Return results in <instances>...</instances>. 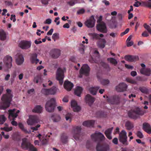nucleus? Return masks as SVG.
I'll return each instance as SVG.
<instances>
[{
    "instance_id": "14",
    "label": "nucleus",
    "mask_w": 151,
    "mask_h": 151,
    "mask_svg": "<svg viewBox=\"0 0 151 151\" xmlns=\"http://www.w3.org/2000/svg\"><path fill=\"white\" fill-rule=\"evenodd\" d=\"M39 122V119L37 116L32 115L29 117L27 121V123L28 125H33Z\"/></svg>"
},
{
    "instance_id": "17",
    "label": "nucleus",
    "mask_w": 151,
    "mask_h": 151,
    "mask_svg": "<svg viewBox=\"0 0 151 151\" xmlns=\"http://www.w3.org/2000/svg\"><path fill=\"white\" fill-rule=\"evenodd\" d=\"M60 50L58 49H54L50 52V55L54 58H57L60 55Z\"/></svg>"
},
{
    "instance_id": "20",
    "label": "nucleus",
    "mask_w": 151,
    "mask_h": 151,
    "mask_svg": "<svg viewBox=\"0 0 151 151\" xmlns=\"http://www.w3.org/2000/svg\"><path fill=\"white\" fill-rule=\"evenodd\" d=\"M124 59L126 60L131 62L136 61L139 59L137 56L130 55H126L124 57Z\"/></svg>"
},
{
    "instance_id": "24",
    "label": "nucleus",
    "mask_w": 151,
    "mask_h": 151,
    "mask_svg": "<svg viewBox=\"0 0 151 151\" xmlns=\"http://www.w3.org/2000/svg\"><path fill=\"white\" fill-rule=\"evenodd\" d=\"M16 59V63L18 65H21L24 62V59L23 55L21 54H18Z\"/></svg>"
},
{
    "instance_id": "30",
    "label": "nucleus",
    "mask_w": 151,
    "mask_h": 151,
    "mask_svg": "<svg viewBox=\"0 0 151 151\" xmlns=\"http://www.w3.org/2000/svg\"><path fill=\"white\" fill-rule=\"evenodd\" d=\"M68 137L65 133H63L61 135L60 140L63 144H66L68 141Z\"/></svg>"
},
{
    "instance_id": "21",
    "label": "nucleus",
    "mask_w": 151,
    "mask_h": 151,
    "mask_svg": "<svg viewBox=\"0 0 151 151\" xmlns=\"http://www.w3.org/2000/svg\"><path fill=\"white\" fill-rule=\"evenodd\" d=\"M71 106L75 112H78L81 110L80 107L77 105V103L75 100H73L71 101Z\"/></svg>"
},
{
    "instance_id": "16",
    "label": "nucleus",
    "mask_w": 151,
    "mask_h": 151,
    "mask_svg": "<svg viewBox=\"0 0 151 151\" xmlns=\"http://www.w3.org/2000/svg\"><path fill=\"white\" fill-rule=\"evenodd\" d=\"M127 85L124 83H120L116 87V90L118 92H121L126 91Z\"/></svg>"
},
{
    "instance_id": "23",
    "label": "nucleus",
    "mask_w": 151,
    "mask_h": 151,
    "mask_svg": "<svg viewBox=\"0 0 151 151\" xmlns=\"http://www.w3.org/2000/svg\"><path fill=\"white\" fill-rule=\"evenodd\" d=\"M30 59L31 63L32 64H37L39 61V60L37 58V55L35 53L31 55Z\"/></svg>"
},
{
    "instance_id": "49",
    "label": "nucleus",
    "mask_w": 151,
    "mask_h": 151,
    "mask_svg": "<svg viewBox=\"0 0 151 151\" xmlns=\"http://www.w3.org/2000/svg\"><path fill=\"white\" fill-rule=\"evenodd\" d=\"M109 149V146L107 145H104L103 147V149L102 150L103 151H108Z\"/></svg>"
},
{
    "instance_id": "13",
    "label": "nucleus",
    "mask_w": 151,
    "mask_h": 151,
    "mask_svg": "<svg viewBox=\"0 0 151 151\" xmlns=\"http://www.w3.org/2000/svg\"><path fill=\"white\" fill-rule=\"evenodd\" d=\"M95 22L96 20L94 16L92 15L89 19L86 21L85 22V24L88 28H92L94 26Z\"/></svg>"
},
{
    "instance_id": "39",
    "label": "nucleus",
    "mask_w": 151,
    "mask_h": 151,
    "mask_svg": "<svg viewBox=\"0 0 151 151\" xmlns=\"http://www.w3.org/2000/svg\"><path fill=\"white\" fill-rule=\"evenodd\" d=\"M93 40H99V34L95 33H92L90 34Z\"/></svg>"
},
{
    "instance_id": "9",
    "label": "nucleus",
    "mask_w": 151,
    "mask_h": 151,
    "mask_svg": "<svg viewBox=\"0 0 151 151\" xmlns=\"http://www.w3.org/2000/svg\"><path fill=\"white\" fill-rule=\"evenodd\" d=\"M90 70V68L87 64L83 65L79 71L80 74L79 77L81 78L82 75L88 76L89 75Z\"/></svg>"
},
{
    "instance_id": "10",
    "label": "nucleus",
    "mask_w": 151,
    "mask_h": 151,
    "mask_svg": "<svg viewBox=\"0 0 151 151\" xmlns=\"http://www.w3.org/2000/svg\"><path fill=\"white\" fill-rule=\"evenodd\" d=\"M12 58L9 55L6 56L3 59V62L6 67L10 68L12 66Z\"/></svg>"
},
{
    "instance_id": "37",
    "label": "nucleus",
    "mask_w": 151,
    "mask_h": 151,
    "mask_svg": "<svg viewBox=\"0 0 151 151\" xmlns=\"http://www.w3.org/2000/svg\"><path fill=\"white\" fill-rule=\"evenodd\" d=\"M107 60L110 62L114 64V65H116L117 63V62L116 60L114 58H108Z\"/></svg>"
},
{
    "instance_id": "46",
    "label": "nucleus",
    "mask_w": 151,
    "mask_h": 151,
    "mask_svg": "<svg viewBox=\"0 0 151 151\" xmlns=\"http://www.w3.org/2000/svg\"><path fill=\"white\" fill-rule=\"evenodd\" d=\"M1 129L2 130L8 132L12 130V127H4L3 128H1Z\"/></svg>"
},
{
    "instance_id": "35",
    "label": "nucleus",
    "mask_w": 151,
    "mask_h": 151,
    "mask_svg": "<svg viewBox=\"0 0 151 151\" xmlns=\"http://www.w3.org/2000/svg\"><path fill=\"white\" fill-rule=\"evenodd\" d=\"M51 119L54 122H58L60 120V118L59 115L54 114L52 115Z\"/></svg>"
},
{
    "instance_id": "22",
    "label": "nucleus",
    "mask_w": 151,
    "mask_h": 151,
    "mask_svg": "<svg viewBox=\"0 0 151 151\" xmlns=\"http://www.w3.org/2000/svg\"><path fill=\"white\" fill-rule=\"evenodd\" d=\"M142 129L148 134H151V126L148 123H144L143 124Z\"/></svg>"
},
{
    "instance_id": "62",
    "label": "nucleus",
    "mask_w": 151,
    "mask_h": 151,
    "mask_svg": "<svg viewBox=\"0 0 151 151\" xmlns=\"http://www.w3.org/2000/svg\"><path fill=\"white\" fill-rule=\"evenodd\" d=\"M5 4L8 6H12L13 5L12 3L10 1H5Z\"/></svg>"
},
{
    "instance_id": "7",
    "label": "nucleus",
    "mask_w": 151,
    "mask_h": 151,
    "mask_svg": "<svg viewBox=\"0 0 151 151\" xmlns=\"http://www.w3.org/2000/svg\"><path fill=\"white\" fill-rule=\"evenodd\" d=\"M127 134L125 131L123 130L119 134V142L125 146L127 145L128 144L127 141Z\"/></svg>"
},
{
    "instance_id": "56",
    "label": "nucleus",
    "mask_w": 151,
    "mask_h": 151,
    "mask_svg": "<svg viewBox=\"0 0 151 151\" xmlns=\"http://www.w3.org/2000/svg\"><path fill=\"white\" fill-rule=\"evenodd\" d=\"M85 10L83 9H80L77 11V13L78 14H83L84 13Z\"/></svg>"
},
{
    "instance_id": "43",
    "label": "nucleus",
    "mask_w": 151,
    "mask_h": 151,
    "mask_svg": "<svg viewBox=\"0 0 151 151\" xmlns=\"http://www.w3.org/2000/svg\"><path fill=\"white\" fill-rule=\"evenodd\" d=\"M109 81L108 79H102L101 80V83L103 85H106L109 83Z\"/></svg>"
},
{
    "instance_id": "15",
    "label": "nucleus",
    "mask_w": 151,
    "mask_h": 151,
    "mask_svg": "<svg viewBox=\"0 0 151 151\" xmlns=\"http://www.w3.org/2000/svg\"><path fill=\"white\" fill-rule=\"evenodd\" d=\"M81 129V127L79 126H76L74 128L73 132V137L76 140L79 139Z\"/></svg>"
},
{
    "instance_id": "28",
    "label": "nucleus",
    "mask_w": 151,
    "mask_h": 151,
    "mask_svg": "<svg viewBox=\"0 0 151 151\" xmlns=\"http://www.w3.org/2000/svg\"><path fill=\"white\" fill-rule=\"evenodd\" d=\"M113 129V127L109 128L107 129L104 132V134L109 139H111L112 138L111 134Z\"/></svg>"
},
{
    "instance_id": "36",
    "label": "nucleus",
    "mask_w": 151,
    "mask_h": 151,
    "mask_svg": "<svg viewBox=\"0 0 151 151\" xmlns=\"http://www.w3.org/2000/svg\"><path fill=\"white\" fill-rule=\"evenodd\" d=\"M125 126L127 129L128 130H131L134 127L133 124L129 121L126 122Z\"/></svg>"
},
{
    "instance_id": "42",
    "label": "nucleus",
    "mask_w": 151,
    "mask_h": 151,
    "mask_svg": "<svg viewBox=\"0 0 151 151\" xmlns=\"http://www.w3.org/2000/svg\"><path fill=\"white\" fill-rule=\"evenodd\" d=\"M143 26L147 30V32L151 35V29L150 27L146 23L144 24Z\"/></svg>"
},
{
    "instance_id": "40",
    "label": "nucleus",
    "mask_w": 151,
    "mask_h": 151,
    "mask_svg": "<svg viewBox=\"0 0 151 151\" xmlns=\"http://www.w3.org/2000/svg\"><path fill=\"white\" fill-rule=\"evenodd\" d=\"M6 118L4 115L2 114L0 115V124H3L6 121Z\"/></svg>"
},
{
    "instance_id": "48",
    "label": "nucleus",
    "mask_w": 151,
    "mask_h": 151,
    "mask_svg": "<svg viewBox=\"0 0 151 151\" xmlns=\"http://www.w3.org/2000/svg\"><path fill=\"white\" fill-rule=\"evenodd\" d=\"M101 65L104 68L110 70V68L109 66L107 64L103 62L101 63Z\"/></svg>"
},
{
    "instance_id": "59",
    "label": "nucleus",
    "mask_w": 151,
    "mask_h": 151,
    "mask_svg": "<svg viewBox=\"0 0 151 151\" xmlns=\"http://www.w3.org/2000/svg\"><path fill=\"white\" fill-rule=\"evenodd\" d=\"M135 0L137 1V2H135L133 6H134L138 7L141 4V3L138 1H137V0Z\"/></svg>"
},
{
    "instance_id": "3",
    "label": "nucleus",
    "mask_w": 151,
    "mask_h": 151,
    "mask_svg": "<svg viewBox=\"0 0 151 151\" xmlns=\"http://www.w3.org/2000/svg\"><path fill=\"white\" fill-rule=\"evenodd\" d=\"M21 147L24 149L29 150L30 151H37V149L32 145L30 142L27 141L26 138L22 139Z\"/></svg>"
},
{
    "instance_id": "25",
    "label": "nucleus",
    "mask_w": 151,
    "mask_h": 151,
    "mask_svg": "<svg viewBox=\"0 0 151 151\" xmlns=\"http://www.w3.org/2000/svg\"><path fill=\"white\" fill-rule=\"evenodd\" d=\"M63 86L65 89L68 91H70L72 89L73 86V85L70 82L66 81H65Z\"/></svg>"
},
{
    "instance_id": "52",
    "label": "nucleus",
    "mask_w": 151,
    "mask_h": 151,
    "mask_svg": "<svg viewBox=\"0 0 151 151\" xmlns=\"http://www.w3.org/2000/svg\"><path fill=\"white\" fill-rule=\"evenodd\" d=\"M40 124H37V125L35 127H33L30 128L31 129L33 130L32 132H34V131H37L38 130V128L40 127Z\"/></svg>"
},
{
    "instance_id": "27",
    "label": "nucleus",
    "mask_w": 151,
    "mask_h": 151,
    "mask_svg": "<svg viewBox=\"0 0 151 151\" xmlns=\"http://www.w3.org/2000/svg\"><path fill=\"white\" fill-rule=\"evenodd\" d=\"M151 70L149 68H142L140 70V73L147 76H149L151 74Z\"/></svg>"
},
{
    "instance_id": "41",
    "label": "nucleus",
    "mask_w": 151,
    "mask_h": 151,
    "mask_svg": "<svg viewBox=\"0 0 151 151\" xmlns=\"http://www.w3.org/2000/svg\"><path fill=\"white\" fill-rule=\"evenodd\" d=\"M18 126L19 128L23 132L25 133H27V131L25 129L22 123H19L18 124Z\"/></svg>"
},
{
    "instance_id": "29",
    "label": "nucleus",
    "mask_w": 151,
    "mask_h": 151,
    "mask_svg": "<svg viewBox=\"0 0 151 151\" xmlns=\"http://www.w3.org/2000/svg\"><path fill=\"white\" fill-rule=\"evenodd\" d=\"M95 121L93 120H89L84 122L83 123V125L85 126L93 127V126Z\"/></svg>"
},
{
    "instance_id": "1",
    "label": "nucleus",
    "mask_w": 151,
    "mask_h": 151,
    "mask_svg": "<svg viewBox=\"0 0 151 151\" xmlns=\"http://www.w3.org/2000/svg\"><path fill=\"white\" fill-rule=\"evenodd\" d=\"M7 93L4 94L1 97L2 102L0 104V109L5 110L9 107L12 98V95L11 93V91L9 89L6 90Z\"/></svg>"
},
{
    "instance_id": "53",
    "label": "nucleus",
    "mask_w": 151,
    "mask_h": 151,
    "mask_svg": "<svg viewBox=\"0 0 151 151\" xmlns=\"http://www.w3.org/2000/svg\"><path fill=\"white\" fill-rule=\"evenodd\" d=\"M72 115L71 114L68 113L65 116V119L67 121L69 119L70 122L71 121V117Z\"/></svg>"
},
{
    "instance_id": "32",
    "label": "nucleus",
    "mask_w": 151,
    "mask_h": 151,
    "mask_svg": "<svg viewBox=\"0 0 151 151\" xmlns=\"http://www.w3.org/2000/svg\"><path fill=\"white\" fill-rule=\"evenodd\" d=\"M6 32L2 29H0V40H4L6 39Z\"/></svg>"
},
{
    "instance_id": "5",
    "label": "nucleus",
    "mask_w": 151,
    "mask_h": 151,
    "mask_svg": "<svg viewBox=\"0 0 151 151\" xmlns=\"http://www.w3.org/2000/svg\"><path fill=\"white\" fill-rule=\"evenodd\" d=\"M16 109H10L8 111L9 112V118L10 117L12 118L13 121L11 122L12 124L14 126H17V123L15 121V118L18 116V114L19 112V111L18 110L16 112Z\"/></svg>"
},
{
    "instance_id": "51",
    "label": "nucleus",
    "mask_w": 151,
    "mask_h": 151,
    "mask_svg": "<svg viewBox=\"0 0 151 151\" xmlns=\"http://www.w3.org/2000/svg\"><path fill=\"white\" fill-rule=\"evenodd\" d=\"M139 89L140 91L142 93H147L148 92V90L147 89L144 87H140L139 88Z\"/></svg>"
},
{
    "instance_id": "11",
    "label": "nucleus",
    "mask_w": 151,
    "mask_h": 151,
    "mask_svg": "<svg viewBox=\"0 0 151 151\" xmlns=\"http://www.w3.org/2000/svg\"><path fill=\"white\" fill-rule=\"evenodd\" d=\"M64 72L63 70L60 68H58L57 71L56 78L59 81L60 85H62L63 83Z\"/></svg>"
},
{
    "instance_id": "12",
    "label": "nucleus",
    "mask_w": 151,
    "mask_h": 151,
    "mask_svg": "<svg viewBox=\"0 0 151 151\" xmlns=\"http://www.w3.org/2000/svg\"><path fill=\"white\" fill-rule=\"evenodd\" d=\"M107 101L111 104H117L119 102L120 98L118 96H114L110 97L106 96Z\"/></svg>"
},
{
    "instance_id": "47",
    "label": "nucleus",
    "mask_w": 151,
    "mask_h": 151,
    "mask_svg": "<svg viewBox=\"0 0 151 151\" xmlns=\"http://www.w3.org/2000/svg\"><path fill=\"white\" fill-rule=\"evenodd\" d=\"M126 80L127 82H129L132 84H136V82L134 80L129 78H127L126 79Z\"/></svg>"
},
{
    "instance_id": "58",
    "label": "nucleus",
    "mask_w": 151,
    "mask_h": 151,
    "mask_svg": "<svg viewBox=\"0 0 151 151\" xmlns=\"http://www.w3.org/2000/svg\"><path fill=\"white\" fill-rule=\"evenodd\" d=\"M52 20L50 19H48L46 20L44 22V24H50L51 23Z\"/></svg>"
},
{
    "instance_id": "57",
    "label": "nucleus",
    "mask_w": 151,
    "mask_h": 151,
    "mask_svg": "<svg viewBox=\"0 0 151 151\" xmlns=\"http://www.w3.org/2000/svg\"><path fill=\"white\" fill-rule=\"evenodd\" d=\"M142 35L144 37H147L149 36V34L147 31H145L142 33Z\"/></svg>"
},
{
    "instance_id": "55",
    "label": "nucleus",
    "mask_w": 151,
    "mask_h": 151,
    "mask_svg": "<svg viewBox=\"0 0 151 151\" xmlns=\"http://www.w3.org/2000/svg\"><path fill=\"white\" fill-rule=\"evenodd\" d=\"M136 134L137 136L140 138H142L143 137V135L142 133L139 131L137 132Z\"/></svg>"
},
{
    "instance_id": "26",
    "label": "nucleus",
    "mask_w": 151,
    "mask_h": 151,
    "mask_svg": "<svg viewBox=\"0 0 151 151\" xmlns=\"http://www.w3.org/2000/svg\"><path fill=\"white\" fill-rule=\"evenodd\" d=\"M31 42L29 41L23 40L21 41L19 43V47H30Z\"/></svg>"
},
{
    "instance_id": "38",
    "label": "nucleus",
    "mask_w": 151,
    "mask_h": 151,
    "mask_svg": "<svg viewBox=\"0 0 151 151\" xmlns=\"http://www.w3.org/2000/svg\"><path fill=\"white\" fill-rule=\"evenodd\" d=\"M103 145H101L100 142H98L96 146V150L97 151H103Z\"/></svg>"
},
{
    "instance_id": "4",
    "label": "nucleus",
    "mask_w": 151,
    "mask_h": 151,
    "mask_svg": "<svg viewBox=\"0 0 151 151\" xmlns=\"http://www.w3.org/2000/svg\"><path fill=\"white\" fill-rule=\"evenodd\" d=\"M55 99L54 98H52L48 101L45 105L46 110L49 112H53L55 106Z\"/></svg>"
},
{
    "instance_id": "63",
    "label": "nucleus",
    "mask_w": 151,
    "mask_h": 151,
    "mask_svg": "<svg viewBox=\"0 0 151 151\" xmlns=\"http://www.w3.org/2000/svg\"><path fill=\"white\" fill-rule=\"evenodd\" d=\"M70 60L71 61L75 63H76L77 62L76 58L74 57H71L70 58Z\"/></svg>"
},
{
    "instance_id": "44",
    "label": "nucleus",
    "mask_w": 151,
    "mask_h": 151,
    "mask_svg": "<svg viewBox=\"0 0 151 151\" xmlns=\"http://www.w3.org/2000/svg\"><path fill=\"white\" fill-rule=\"evenodd\" d=\"M12 139L13 140L18 141L20 140L19 136L17 134H14L12 136Z\"/></svg>"
},
{
    "instance_id": "54",
    "label": "nucleus",
    "mask_w": 151,
    "mask_h": 151,
    "mask_svg": "<svg viewBox=\"0 0 151 151\" xmlns=\"http://www.w3.org/2000/svg\"><path fill=\"white\" fill-rule=\"evenodd\" d=\"M67 4L70 6H72L75 5V3L74 0H71L70 1H68Z\"/></svg>"
},
{
    "instance_id": "8",
    "label": "nucleus",
    "mask_w": 151,
    "mask_h": 151,
    "mask_svg": "<svg viewBox=\"0 0 151 151\" xmlns=\"http://www.w3.org/2000/svg\"><path fill=\"white\" fill-rule=\"evenodd\" d=\"M59 90L57 88L53 86L49 89H42L41 91L42 93L45 95H55Z\"/></svg>"
},
{
    "instance_id": "60",
    "label": "nucleus",
    "mask_w": 151,
    "mask_h": 151,
    "mask_svg": "<svg viewBox=\"0 0 151 151\" xmlns=\"http://www.w3.org/2000/svg\"><path fill=\"white\" fill-rule=\"evenodd\" d=\"M143 3L148 7L151 8V2H143Z\"/></svg>"
},
{
    "instance_id": "33",
    "label": "nucleus",
    "mask_w": 151,
    "mask_h": 151,
    "mask_svg": "<svg viewBox=\"0 0 151 151\" xmlns=\"http://www.w3.org/2000/svg\"><path fill=\"white\" fill-rule=\"evenodd\" d=\"M42 110V107L40 105H37L33 109L32 111L33 112L40 113H41Z\"/></svg>"
},
{
    "instance_id": "64",
    "label": "nucleus",
    "mask_w": 151,
    "mask_h": 151,
    "mask_svg": "<svg viewBox=\"0 0 151 151\" xmlns=\"http://www.w3.org/2000/svg\"><path fill=\"white\" fill-rule=\"evenodd\" d=\"M118 17L120 21H121L122 19V14L118 13Z\"/></svg>"
},
{
    "instance_id": "18",
    "label": "nucleus",
    "mask_w": 151,
    "mask_h": 151,
    "mask_svg": "<svg viewBox=\"0 0 151 151\" xmlns=\"http://www.w3.org/2000/svg\"><path fill=\"white\" fill-rule=\"evenodd\" d=\"M96 28L98 30L103 33H106L107 32L106 25L104 23L99 24L97 26Z\"/></svg>"
},
{
    "instance_id": "6",
    "label": "nucleus",
    "mask_w": 151,
    "mask_h": 151,
    "mask_svg": "<svg viewBox=\"0 0 151 151\" xmlns=\"http://www.w3.org/2000/svg\"><path fill=\"white\" fill-rule=\"evenodd\" d=\"M91 139L94 142H100L105 140L106 138L104 135L100 132H96L91 135Z\"/></svg>"
},
{
    "instance_id": "31",
    "label": "nucleus",
    "mask_w": 151,
    "mask_h": 151,
    "mask_svg": "<svg viewBox=\"0 0 151 151\" xmlns=\"http://www.w3.org/2000/svg\"><path fill=\"white\" fill-rule=\"evenodd\" d=\"M83 90L82 88L79 86H77L76 88L74 93L75 94L78 96H80Z\"/></svg>"
},
{
    "instance_id": "34",
    "label": "nucleus",
    "mask_w": 151,
    "mask_h": 151,
    "mask_svg": "<svg viewBox=\"0 0 151 151\" xmlns=\"http://www.w3.org/2000/svg\"><path fill=\"white\" fill-rule=\"evenodd\" d=\"M100 88L99 86H97L93 87L89 89L90 93L93 95L96 94L97 91Z\"/></svg>"
},
{
    "instance_id": "45",
    "label": "nucleus",
    "mask_w": 151,
    "mask_h": 151,
    "mask_svg": "<svg viewBox=\"0 0 151 151\" xmlns=\"http://www.w3.org/2000/svg\"><path fill=\"white\" fill-rule=\"evenodd\" d=\"M41 79V76L40 75H37L34 78V81L36 83H37Z\"/></svg>"
},
{
    "instance_id": "61",
    "label": "nucleus",
    "mask_w": 151,
    "mask_h": 151,
    "mask_svg": "<svg viewBox=\"0 0 151 151\" xmlns=\"http://www.w3.org/2000/svg\"><path fill=\"white\" fill-rule=\"evenodd\" d=\"M112 142L114 144L117 145L118 143V139L116 137L114 138L112 140Z\"/></svg>"
},
{
    "instance_id": "50",
    "label": "nucleus",
    "mask_w": 151,
    "mask_h": 151,
    "mask_svg": "<svg viewBox=\"0 0 151 151\" xmlns=\"http://www.w3.org/2000/svg\"><path fill=\"white\" fill-rule=\"evenodd\" d=\"M59 38V35L58 33H54L52 36V39L54 40V41H55L56 40L58 39Z\"/></svg>"
},
{
    "instance_id": "2",
    "label": "nucleus",
    "mask_w": 151,
    "mask_h": 151,
    "mask_svg": "<svg viewBox=\"0 0 151 151\" xmlns=\"http://www.w3.org/2000/svg\"><path fill=\"white\" fill-rule=\"evenodd\" d=\"M145 113V111L141 110L139 107H137L133 109H131L128 112L129 117L133 119H137L139 116H142Z\"/></svg>"
},
{
    "instance_id": "19",
    "label": "nucleus",
    "mask_w": 151,
    "mask_h": 151,
    "mask_svg": "<svg viewBox=\"0 0 151 151\" xmlns=\"http://www.w3.org/2000/svg\"><path fill=\"white\" fill-rule=\"evenodd\" d=\"M95 100V99L90 94H87L86 96L85 101L86 103L91 106Z\"/></svg>"
}]
</instances>
